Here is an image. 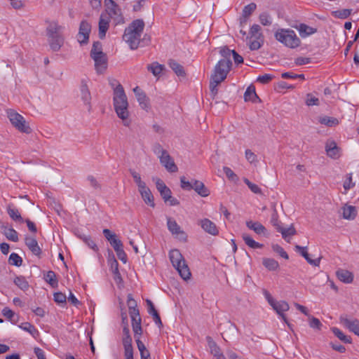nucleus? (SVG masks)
Listing matches in <instances>:
<instances>
[{"label": "nucleus", "mask_w": 359, "mask_h": 359, "mask_svg": "<svg viewBox=\"0 0 359 359\" xmlns=\"http://www.w3.org/2000/svg\"><path fill=\"white\" fill-rule=\"evenodd\" d=\"M114 107L118 118H120L125 126H129L131 120L129 118L128 109V102L124 89L118 84L114 90Z\"/></svg>", "instance_id": "f257e3e1"}, {"label": "nucleus", "mask_w": 359, "mask_h": 359, "mask_svg": "<svg viewBox=\"0 0 359 359\" xmlns=\"http://www.w3.org/2000/svg\"><path fill=\"white\" fill-rule=\"evenodd\" d=\"M144 28V22L140 19L133 20L129 26L126 28L123 39L132 50H135L138 48Z\"/></svg>", "instance_id": "f03ea898"}, {"label": "nucleus", "mask_w": 359, "mask_h": 359, "mask_svg": "<svg viewBox=\"0 0 359 359\" xmlns=\"http://www.w3.org/2000/svg\"><path fill=\"white\" fill-rule=\"evenodd\" d=\"M168 255L172 266L178 271L181 278L185 280H189L191 274L180 251L177 249H172L170 250Z\"/></svg>", "instance_id": "7ed1b4c3"}, {"label": "nucleus", "mask_w": 359, "mask_h": 359, "mask_svg": "<svg viewBox=\"0 0 359 359\" xmlns=\"http://www.w3.org/2000/svg\"><path fill=\"white\" fill-rule=\"evenodd\" d=\"M90 57L95 62V69L97 74H103L107 68V57L102 51L100 41H95L90 50Z\"/></svg>", "instance_id": "20e7f679"}, {"label": "nucleus", "mask_w": 359, "mask_h": 359, "mask_svg": "<svg viewBox=\"0 0 359 359\" xmlns=\"http://www.w3.org/2000/svg\"><path fill=\"white\" fill-rule=\"evenodd\" d=\"M62 29L56 22H50L46 29L48 42L53 51H58L64 43V38L60 33Z\"/></svg>", "instance_id": "39448f33"}, {"label": "nucleus", "mask_w": 359, "mask_h": 359, "mask_svg": "<svg viewBox=\"0 0 359 359\" xmlns=\"http://www.w3.org/2000/svg\"><path fill=\"white\" fill-rule=\"evenodd\" d=\"M181 188L185 191L194 189L199 196L207 197L210 195L209 189L205 186L204 183L196 180L187 181L185 177H180Z\"/></svg>", "instance_id": "423d86ee"}, {"label": "nucleus", "mask_w": 359, "mask_h": 359, "mask_svg": "<svg viewBox=\"0 0 359 359\" xmlns=\"http://www.w3.org/2000/svg\"><path fill=\"white\" fill-rule=\"evenodd\" d=\"M154 153L156 154L160 159V162L165 169L170 172H176L178 170L177 166L168 152L163 149L161 144L155 146Z\"/></svg>", "instance_id": "0eeeda50"}, {"label": "nucleus", "mask_w": 359, "mask_h": 359, "mask_svg": "<svg viewBox=\"0 0 359 359\" xmlns=\"http://www.w3.org/2000/svg\"><path fill=\"white\" fill-rule=\"evenodd\" d=\"M219 66H226V63L220 62L218 65H215L214 69V72L211 76L210 83V89L211 94L213 97H215L218 92L217 86L222 83L227 76L226 69L224 70V69L220 70Z\"/></svg>", "instance_id": "6e6552de"}, {"label": "nucleus", "mask_w": 359, "mask_h": 359, "mask_svg": "<svg viewBox=\"0 0 359 359\" xmlns=\"http://www.w3.org/2000/svg\"><path fill=\"white\" fill-rule=\"evenodd\" d=\"M8 118H9L11 124L21 133L29 134L32 133V129L26 123L24 117L14 110L10 109L7 112Z\"/></svg>", "instance_id": "1a4fd4ad"}, {"label": "nucleus", "mask_w": 359, "mask_h": 359, "mask_svg": "<svg viewBox=\"0 0 359 359\" xmlns=\"http://www.w3.org/2000/svg\"><path fill=\"white\" fill-rule=\"evenodd\" d=\"M106 9L104 14H107L109 18L112 19L115 25L124 23L121 10L119 6L113 0H105Z\"/></svg>", "instance_id": "9d476101"}, {"label": "nucleus", "mask_w": 359, "mask_h": 359, "mask_svg": "<svg viewBox=\"0 0 359 359\" xmlns=\"http://www.w3.org/2000/svg\"><path fill=\"white\" fill-rule=\"evenodd\" d=\"M133 92L141 109L149 111L151 109L150 100L146 93L139 86L134 88Z\"/></svg>", "instance_id": "9b49d317"}, {"label": "nucleus", "mask_w": 359, "mask_h": 359, "mask_svg": "<svg viewBox=\"0 0 359 359\" xmlns=\"http://www.w3.org/2000/svg\"><path fill=\"white\" fill-rule=\"evenodd\" d=\"M167 226L168 230L173 236H175L180 241H186L187 238V233L182 231L177 222L171 217L167 218Z\"/></svg>", "instance_id": "f8f14e48"}, {"label": "nucleus", "mask_w": 359, "mask_h": 359, "mask_svg": "<svg viewBox=\"0 0 359 359\" xmlns=\"http://www.w3.org/2000/svg\"><path fill=\"white\" fill-rule=\"evenodd\" d=\"M91 25L86 20H82L80 23L79 31L77 35L78 41L82 44H86L88 41Z\"/></svg>", "instance_id": "ddd939ff"}, {"label": "nucleus", "mask_w": 359, "mask_h": 359, "mask_svg": "<svg viewBox=\"0 0 359 359\" xmlns=\"http://www.w3.org/2000/svg\"><path fill=\"white\" fill-rule=\"evenodd\" d=\"M219 53L224 58L221 59L217 63L216 65H218L219 64H220V62H224V64L226 63V67L219 66V69L221 71L222 69H224V70L226 69V74H228L232 65V62L231 61V55H232V50H230L228 47L224 46L223 48H221Z\"/></svg>", "instance_id": "4468645a"}, {"label": "nucleus", "mask_w": 359, "mask_h": 359, "mask_svg": "<svg viewBox=\"0 0 359 359\" xmlns=\"http://www.w3.org/2000/svg\"><path fill=\"white\" fill-rule=\"evenodd\" d=\"M292 31L290 29H280L275 33L276 40L285 46L292 48Z\"/></svg>", "instance_id": "2eb2a0df"}, {"label": "nucleus", "mask_w": 359, "mask_h": 359, "mask_svg": "<svg viewBox=\"0 0 359 359\" xmlns=\"http://www.w3.org/2000/svg\"><path fill=\"white\" fill-rule=\"evenodd\" d=\"M294 250L297 254L303 257L306 260V262L311 265L315 266H319L320 262V257L315 259L310 258L307 247H302L299 245H295L294 246Z\"/></svg>", "instance_id": "dca6fc26"}, {"label": "nucleus", "mask_w": 359, "mask_h": 359, "mask_svg": "<svg viewBox=\"0 0 359 359\" xmlns=\"http://www.w3.org/2000/svg\"><path fill=\"white\" fill-rule=\"evenodd\" d=\"M198 224L208 233L216 236L219 233L216 224L209 219H203L198 221Z\"/></svg>", "instance_id": "f3484780"}, {"label": "nucleus", "mask_w": 359, "mask_h": 359, "mask_svg": "<svg viewBox=\"0 0 359 359\" xmlns=\"http://www.w3.org/2000/svg\"><path fill=\"white\" fill-rule=\"evenodd\" d=\"M273 309L277 312L278 315H280L284 321L287 323V326L291 328L290 323L286 320L283 313L287 311L290 306L289 304L284 301L275 302L271 306Z\"/></svg>", "instance_id": "a211bd4d"}, {"label": "nucleus", "mask_w": 359, "mask_h": 359, "mask_svg": "<svg viewBox=\"0 0 359 359\" xmlns=\"http://www.w3.org/2000/svg\"><path fill=\"white\" fill-rule=\"evenodd\" d=\"M110 19L107 14L101 13L99 20V36L100 39L105 37L106 33L109 27Z\"/></svg>", "instance_id": "6ab92c4d"}, {"label": "nucleus", "mask_w": 359, "mask_h": 359, "mask_svg": "<svg viewBox=\"0 0 359 359\" xmlns=\"http://www.w3.org/2000/svg\"><path fill=\"white\" fill-rule=\"evenodd\" d=\"M325 151L328 156L337 159L339 158L340 148L337 147L336 142L333 140H328L325 144Z\"/></svg>", "instance_id": "aec40b11"}, {"label": "nucleus", "mask_w": 359, "mask_h": 359, "mask_svg": "<svg viewBox=\"0 0 359 359\" xmlns=\"http://www.w3.org/2000/svg\"><path fill=\"white\" fill-rule=\"evenodd\" d=\"M81 97L85 104L88 106V109H90L91 95L88 87L87 81L85 79L81 80L80 86Z\"/></svg>", "instance_id": "412c9836"}, {"label": "nucleus", "mask_w": 359, "mask_h": 359, "mask_svg": "<svg viewBox=\"0 0 359 359\" xmlns=\"http://www.w3.org/2000/svg\"><path fill=\"white\" fill-rule=\"evenodd\" d=\"M293 27H294L299 32V36L302 38H306L315 34L317 32V29L316 28L310 27L304 23H301L299 25L293 26Z\"/></svg>", "instance_id": "4be33fe9"}, {"label": "nucleus", "mask_w": 359, "mask_h": 359, "mask_svg": "<svg viewBox=\"0 0 359 359\" xmlns=\"http://www.w3.org/2000/svg\"><path fill=\"white\" fill-rule=\"evenodd\" d=\"M138 191L144 203L154 208L155 206L154 198L149 188L145 186L144 188L140 189Z\"/></svg>", "instance_id": "5701e85b"}, {"label": "nucleus", "mask_w": 359, "mask_h": 359, "mask_svg": "<svg viewBox=\"0 0 359 359\" xmlns=\"http://www.w3.org/2000/svg\"><path fill=\"white\" fill-rule=\"evenodd\" d=\"M271 223L274 226H276L278 231L282 233L283 238L287 241L288 243L290 242V239L292 238V231L291 229H285L283 227H281L279 224L278 221L276 217V215H273L271 219Z\"/></svg>", "instance_id": "b1692460"}, {"label": "nucleus", "mask_w": 359, "mask_h": 359, "mask_svg": "<svg viewBox=\"0 0 359 359\" xmlns=\"http://www.w3.org/2000/svg\"><path fill=\"white\" fill-rule=\"evenodd\" d=\"M25 244L29 250L36 256H40L41 250L39 246L37 241L32 237L25 238Z\"/></svg>", "instance_id": "393cba45"}, {"label": "nucleus", "mask_w": 359, "mask_h": 359, "mask_svg": "<svg viewBox=\"0 0 359 359\" xmlns=\"http://www.w3.org/2000/svg\"><path fill=\"white\" fill-rule=\"evenodd\" d=\"M342 323L351 332L359 337V320H350L348 318L341 319Z\"/></svg>", "instance_id": "a878e982"}, {"label": "nucleus", "mask_w": 359, "mask_h": 359, "mask_svg": "<svg viewBox=\"0 0 359 359\" xmlns=\"http://www.w3.org/2000/svg\"><path fill=\"white\" fill-rule=\"evenodd\" d=\"M6 210L7 213L13 221L20 222L21 223L24 222L20 213L19 212L18 210L13 205V204H8L7 205Z\"/></svg>", "instance_id": "bb28decb"}, {"label": "nucleus", "mask_w": 359, "mask_h": 359, "mask_svg": "<svg viewBox=\"0 0 359 359\" xmlns=\"http://www.w3.org/2000/svg\"><path fill=\"white\" fill-rule=\"evenodd\" d=\"M246 226L250 230L254 231L256 233L261 235L265 234L266 232V228L258 222H253L252 220L246 222Z\"/></svg>", "instance_id": "cd10ccee"}, {"label": "nucleus", "mask_w": 359, "mask_h": 359, "mask_svg": "<svg viewBox=\"0 0 359 359\" xmlns=\"http://www.w3.org/2000/svg\"><path fill=\"white\" fill-rule=\"evenodd\" d=\"M342 214L344 219L353 220L357 215V210L355 206L345 205L342 208Z\"/></svg>", "instance_id": "c85d7f7f"}, {"label": "nucleus", "mask_w": 359, "mask_h": 359, "mask_svg": "<svg viewBox=\"0 0 359 359\" xmlns=\"http://www.w3.org/2000/svg\"><path fill=\"white\" fill-rule=\"evenodd\" d=\"M257 5L255 3H250L245 6L243 9L242 17L241 18V23H246L248 18L256 10Z\"/></svg>", "instance_id": "c756f323"}, {"label": "nucleus", "mask_w": 359, "mask_h": 359, "mask_svg": "<svg viewBox=\"0 0 359 359\" xmlns=\"http://www.w3.org/2000/svg\"><path fill=\"white\" fill-rule=\"evenodd\" d=\"M336 273L339 280L343 283H351L353 280L352 273L347 270L339 269Z\"/></svg>", "instance_id": "7c9ffc66"}, {"label": "nucleus", "mask_w": 359, "mask_h": 359, "mask_svg": "<svg viewBox=\"0 0 359 359\" xmlns=\"http://www.w3.org/2000/svg\"><path fill=\"white\" fill-rule=\"evenodd\" d=\"M168 65L178 76L184 77L186 76V73H185L183 66L181 65L180 64H179L175 60H172V59L169 60Z\"/></svg>", "instance_id": "2f4dec72"}, {"label": "nucleus", "mask_w": 359, "mask_h": 359, "mask_svg": "<svg viewBox=\"0 0 359 359\" xmlns=\"http://www.w3.org/2000/svg\"><path fill=\"white\" fill-rule=\"evenodd\" d=\"M318 121L320 124L325 125L328 127H334L338 126L339 123V121L337 118L330 117L327 116L319 117Z\"/></svg>", "instance_id": "473e14b6"}, {"label": "nucleus", "mask_w": 359, "mask_h": 359, "mask_svg": "<svg viewBox=\"0 0 359 359\" xmlns=\"http://www.w3.org/2000/svg\"><path fill=\"white\" fill-rule=\"evenodd\" d=\"M19 327L22 330L29 332L35 339H36L39 335L38 330L30 323H23L20 325H19Z\"/></svg>", "instance_id": "72a5a7b5"}, {"label": "nucleus", "mask_w": 359, "mask_h": 359, "mask_svg": "<svg viewBox=\"0 0 359 359\" xmlns=\"http://www.w3.org/2000/svg\"><path fill=\"white\" fill-rule=\"evenodd\" d=\"M77 236L93 251L97 252L99 250L97 245L90 236L77 234Z\"/></svg>", "instance_id": "f704fd0d"}, {"label": "nucleus", "mask_w": 359, "mask_h": 359, "mask_svg": "<svg viewBox=\"0 0 359 359\" xmlns=\"http://www.w3.org/2000/svg\"><path fill=\"white\" fill-rule=\"evenodd\" d=\"M257 99H259V97L257 95L255 87L249 86L244 93L245 101H251L252 102H255L256 100Z\"/></svg>", "instance_id": "c9c22d12"}, {"label": "nucleus", "mask_w": 359, "mask_h": 359, "mask_svg": "<svg viewBox=\"0 0 359 359\" xmlns=\"http://www.w3.org/2000/svg\"><path fill=\"white\" fill-rule=\"evenodd\" d=\"M163 69L164 66L158 64L156 62H152L151 64L147 65V70L149 72H151L155 76H159L161 74Z\"/></svg>", "instance_id": "e433bc0d"}, {"label": "nucleus", "mask_w": 359, "mask_h": 359, "mask_svg": "<svg viewBox=\"0 0 359 359\" xmlns=\"http://www.w3.org/2000/svg\"><path fill=\"white\" fill-rule=\"evenodd\" d=\"M44 279L52 287H57L58 280L57 279L56 274L54 271H48L44 276Z\"/></svg>", "instance_id": "4c0bfd02"}, {"label": "nucleus", "mask_w": 359, "mask_h": 359, "mask_svg": "<svg viewBox=\"0 0 359 359\" xmlns=\"http://www.w3.org/2000/svg\"><path fill=\"white\" fill-rule=\"evenodd\" d=\"M242 238L243 241H245V243L249 246L250 248L252 249H257V248H261L263 247L262 244H260L258 242H256L254 241L249 235L246 233H243L242 236Z\"/></svg>", "instance_id": "58836bf2"}, {"label": "nucleus", "mask_w": 359, "mask_h": 359, "mask_svg": "<svg viewBox=\"0 0 359 359\" xmlns=\"http://www.w3.org/2000/svg\"><path fill=\"white\" fill-rule=\"evenodd\" d=\"M129 172L133 177L134 182L137 184L138 190L147 186L146 183L142 180L141 176L137 172L133 169H130Z\"/></svg>", "instance_id": "ea45409f"}, {"label": "nucleus", "mask_w": 359, "mask_h": 359, "mask_svg": "<svg viewBox=\"0 0 359 359\" xmlns=\"http://www.w3.org/2000/svg\"><path fill=\"white\" fill-rule=\"evenodd\" d=\"M249 34L250 35L251 39H264L263 34L261 32V27L257 24H255L251 27Z\"/></svg>", "instance_id": "a19ab883"}, {"label": "nucleus", "mask_w": 359, "mask_h": 359, "mask_svg": "<svg viewBox=\"0 0 359 359\" xmlns=\"http://www.w3.org/2000/svg\"><path fill=\"white\" fill-rule=\"evenodd\" d=\"M14 283L22 290L26 291L29 285L27 280L23 276H18L14 279Z\"/></svg>", "instance_id": "79ce46f5"}, {"label": "nucleus", "mask_w": 359, "mask_h": 359, "mask_svg": "<svg viewBox=\"0 0 359 359\" xmlns=\"http://www.w3.org/2000/svg\"><path fill=\"white\" fill-rule=\"evenodd\" d=\"M4 236L7 239L13 242L18 241V232L13 228L5 229L4 231Z\"/></svg>", "instance_id": "37998d69"}, {"label": "nucleus", "mask_w": 359, "mask_h": 359, "mask_svg": "<svg viewBox=\"0 0 359 359\" xmlns=\"http://www.w3.org/2000/svg\"><path fill=\"white\" fill-rule=\"evenodd\" d=\"M351 9H342L334 11L331 13L332 15L339 19H346L351 14Z\"/></svg>", "instance_id": "c03bdc74"}, {"label": "nucleus", "mask_w": 359, "mask_h": 359, "mask_svg": "<svg viewBox=\"0 0 359 359\" xmlns=\"http://www.w3.org/2000/svg\"><path fill=\"white\" fill-rule=\"evenodd\" d=\"M262 264L269 270H276L278 267V262L271 258H264Z\"/></svg>", "instance_id": "a18cd8bd"}, {"label": "nucleus", "mask_w": 359, "mask_h": 359, "mask_svg": "<svg viewBox=\"0 0 359 359\" xmlns=\"http://www.w3.org/2000/svg\"><path fill=\"white\" fill-rule=\"evenodd\" d=\"M264 43V39H251L250 38L249 48L251 50L259 49Z\"/></svg>", "instance_id": "49530a36"}, {"label": "nucleus", "mask_w": 359, "mask_h": 359, "mask_svg": "<svg viewBox=\"0 0 359 359\" xmlns=\"http://www.w3.org/2000/svg\"><path fill=\"white\" fill-rule=\"evenodd\" d=\"M8 263L11 265L20 266L22 264V259L17 253L13 252L9 256Z\"/></svg>", "instance_id": "de8ad7c7"}, {"label": "nucleus", "mask_w": 359, "mask_h": 359, "mask_svg": "<svg viewBox=\"0 0 359 359\" xmlns=\"http://www.w3.org/2000/svg\"><path fill=\"white\" fill-rule=\"evenodd\" d=\"M332 332L337 338H339L341 341H344V343L351 342L350 337L344 334L339 328L332 327Z\"/></svg>", "instance_id": "09e8293b"}, {"label": "nucleus", "mask_w": 359, "mask_h": 359, "mask_svg": "<svg viewBox=\"0 0 359 359\" xmlns=\"http://www.w3.org/2000/svg\"><path fill=\"white\" fill-rule=\"evenodd\" d=\"M308 320H309V325L311 328L318 330H320L321 329L323 325L320 323V321L319 320V319H318L317 318L313 317L310 315L308 317Z\"/></svg>", "instance_id": "8fccbe9b"}, {"label": "nucleus", "mask_w": 359, "mask_h": 359, "mask_svg": "<svg viewBox=\"0 0 359 359\" xmlns=\"http://www.w3.org/2000/svg\"><path fill=\"white\" fill-rule=\"evenodd\" d=\"M122 341L124 348V352L133 351V348L132 345L133 340L131 337H123Z\"/></svg>", "instance_id": "3c124183"}, {"label": "nucleus", "mask_w": 359, "mask_h": 359, "mask_svg": "<svg viewBox=\"0 0 359 359\" xmlns=\"http://www.w3.org/2000/svg\"><path fill=\"white\" fill-rule=\"evenodd\" d=\"M259 21L264 26H269L272 24V19L267 13H262L259 15Z\"/></svg>", "instance_id": "603ef678"}, {"label": "nucleus", "mask_w": 359, "mask_h": 359, "mask_svg": "<svg viewBox=\"0 0 359 359\" xmlns=\"http://www.w3.org/2000/svg\"><path fill=\"white\" fill-rule=\"evenodd\" d=\"M243 182L248 187V188L250 189L252 192L257 194L262 193V189L259 187V186L251 182L248 179L245 178L243 180Z\"/></svg>", "instance_id": "864d4df0"}, {"label": "nucleus", "mask_w": 359, "mask_h": 359, "mask_svg": "<svg viewBox=\"0 0 359 359\" xmlns=\"http://www.w3.org/2000/svg\"><path fill=\"white\" fill-rule=\"evenodd\" d=\"M224 172L225 173L226 177L233 182H237L238 180V176L234 173V172L229 167L224 166L223 168Z\"/></svg>", "instance_id": "5fc2aeb1"}, {"label": "nucleus", "mask_w": 359, "mask_h": 359, "mask_svg": "<svg viewBox=\"0 0 359 359\" xmlns=\"http://www.w3.org/2000/svg\"><path fill=\"white\" fill-rule=\"evenodd\" d=\"M272 249L273 252L278 254L281 257L286 259H289L287 253L284 250V249L281 246L278 245V244H273Z\"/></svg>", "instance_id": "6e6d98bb"}, {"label": "nucleus", "mask_w": 359, "mask_h": 359, "mask_svg": "<svg viewBox=\"0 0 359 359\" xmlns=\"http://www.w3.org/2000/svg\"><path fill=\"white\" fill-rule=\"evenodd\" d=\"M141 319L132 322L133 330L135 334V337L137 335H141L142 334V328L141 326Z\"/></svg>", "instance_id": "4d7b16f0"}, {"label": "nucleus", "mask_w": 359, "mask_h": 359, "mask_svg": "<svg viewBox=\"0 0 359 359\" xmlns=\"http://www.w3.org/2000/svg\"><path fill=\"white\" fill-rule=\"evenodd\" d=\"M275 76L273 74H265L264 75H260L257 77V81L259 82L262 84H266L269 83Z\"/></svg>", "instance_id": "13d9d810"}, {"label": "nucleus", "mask_w": 359, "mask_h": 359, "mask_svg": "<svg viewBox=\"0 0 359 359\" xmlns=\"http://www.w3.org/2000/svg\"><path fill=\"white\" fill-rule=\"evenodd\" d=\"M292 86L287 84L286 82L281 81L277 83L275 86V90L278 93H284L286 89H289Z\"/></svg>", "instance_id": "bf43d9fd"}, {"label": "nucleus", "mask_w": 359, "mask_h": 359, "mask_svg": "<svg viewBox=\"0 0 359 359\" xmlns=\"http://www.w3.org/2000/svg\"><path fill=\"white\" fill-rule=\"evenodd\" d=\"M306 104L308 106L319 105L320 102L318 98L313 96L312 94H308L306 96Z\"/></svg>", "instance_id": "052dcab7"}, {"label": "nucleus", "mask_w": 359, "mask_h": 359, "mask_svg": "<svg viewBox=\"0 0 359 359\" xmlns=\"http://www.w3.org/2000/svg\"><path fill=\"white\" fill-rule=\"evenodd\" d=\"M109 262H110V268H111L112 273L114 275L119 276L118 263L117 260L113 256L112 259H109Z\"/></svg>", "instance_id": "680f3d73"}, {"label": "nucleus", "mask_w": 359, "mask_h": 359, "mask_svg": "<svg viewBox=\"0 0 359 359\" xmlns=\"http://www.w3.org/2000/svg\"><path fill=\"white\" fill-rule=\"evenodd\" d=\"M116 253L118 258L122 261L123 263H126L127 262V255L123 250V246L121 248L114 250Z\"/></svg>", "instance_id": "e2e57ef3"}, {"label": "nucleus", "mask_w": 359, "mask_h": 359, "mask_svg": "<svg viewBox=\"0 0 359 359\" xmlns=\"http://www.w3.org/2000/svg\"><path fill=\"white\" fill-rule=\"evenodd\" d=\"M355 186V183L352 182V173H349L346 175V180L344 183V188L346 190H348Z\"/></svg>", "instance_id": "0e129e2a"}, {"label": "nucleus", "mask_w": 359, "mask_h": 359, "mask_svg": "<svg viewBox=\"0 0 359 359\" xmlns=\"http://www.w3.org/2000/svg\"><path fill=\"white\" fill-rule=\"evenodd\" d=\"M54 301L57 303H65L67 300V297L62 292H58L54 294Z\"/></svg>", "instance_id": "69168bd1"}, {"label": "nucleus", "mask_w": 359, "mask_h": 359, "mask_svg": "<svg viewBox=\"0 0 359 359\" xmlns=\"http://www.w3.org/2000/svg\"><path fill=\"white\" fill-rule=\"evenodd\" d=\"M88 181L90 183V185L94 188L95 189H100L101 186L97 180L92 175H89L87 177Z\"/></svg>", "instance_id": "338daca9"}, {"label": "nucleus", "mask_w": 359, "mask_h": 359, "mask_svg": "<svg viewBox=\"0 0 359 359\" xmlns=\"http://www.w3.org/2000/svg\"><path fill=\"white\" fill-rule=\"evenodd\" d=\"M127 305L129 310L137 308V303L131 294H128L127 296Z\"/></svg>", "instance_id": "774afa93"}]
</instances>
